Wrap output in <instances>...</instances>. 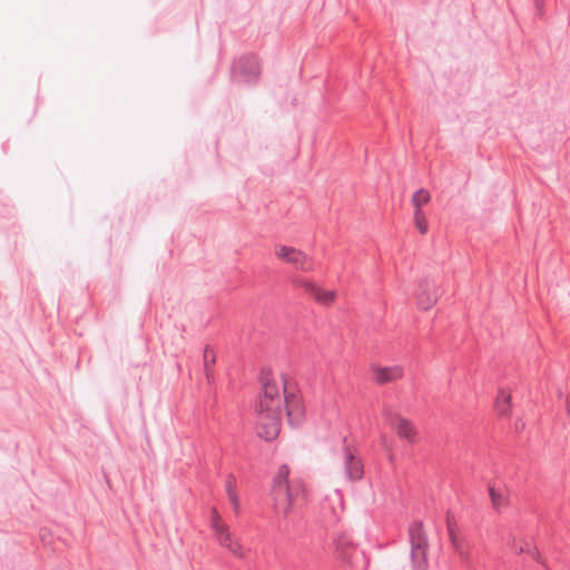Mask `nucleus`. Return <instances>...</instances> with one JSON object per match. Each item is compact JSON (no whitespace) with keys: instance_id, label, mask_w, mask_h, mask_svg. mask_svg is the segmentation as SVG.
<instances>
[{"instance_id":"obj_22","label":"nucleus","mask_w":570,"mask_h":570,"mask_svg":"<svg viewBox=\"0 0 570 570\" xmlns=\"http://www.w3.org/2000/svg\"><path fill=\"white\" fill-rule=\"evenodd\" d=\"M511 549L517 554H522L525 553L527 550L529 549V543L527 541L517 542L515 540H513V542L511 543Z\"/></svg>"},{"instance_id":"obj_7","label":"nucleus","mask_w":570,"mask_h":570,"mask_svg":"<svg viewBox=\"0 0 570 570\" xmlns=\"http://www.w3.org/2000/svg\"><path fill=\"white\" fill-rule=\"evenodd\" d=\"M233 75L242 77L245 82H257L261 77V63L258 57L254 53L240 56L234 62Z\"/></svg>"},{"instance_id":"obj_16","label":"nucleus","mask_w":570,"mask_h":570,"mask_svg":"<svg viewBox=\"0 0 570 570\" xmlns=\"http://www.w3.org/2000/svg\"><path fill=\"white\" fill-rule=\"evenodd\" d=\"M413 220L415 228L421 235H425L429 232V222L423 208H414Z\"/></svg>"},{"instance_id":"obj_25","label":"nucleus","mask_w":570,"mask_h":570,"mask_svg":"<svg viewBox=\"0 0 570 570\" xmlns=\"http://www.w3.org/2000/svg\"><path fill=\"white\" fill-rule=\"evenodd\" d=\"M538 8H541L542 3H543V0H534Z\"/></svg>"},{"instance_id":"obj_12","label":"nucleus","mask_w":570,"mask_h":570,"mask_svg":"<svg viewBox=\"0 0 570 570\" xmlns=\"http://www.w3.org/2000/svg\"><path fill=\"white\" fill-rule=\"evenodd\" d=\"M431 285L428 279H424L420 283V292L417 294V306L422 311H429L432 308L436 302L438 296L435 292H431Z\"/></svg>"},{"instance_id":"obj_15","label":"nucleus","mask_w":570,"mask_h":570,"mask_svg":"<svg viewBox=\"0 0 570 570\" xmlns=\"http://www.w3.org/2000/svg\"><path fill=\"white\" fill-rule=\"evenodd\" d=\"M489 495L493 509L498 512H500L502 508H505L509 504L508 495L498 491L494 487H489Z\"/></svg>"},{"instance_id":"obj_1","label":"nucleus","mask_w":570,"mask_h":570,"mask_svg":"<svg viewBox=\"0 0 570 570\" xmlns=\"http://www.w3.org/2000/svg\"><path fill=\"white\" fill-rule=\"evenodd\" d=\"M259 381L263 385V394L255 404L256 430L261 439L272 442L281 433L282 400L278 397V383L271 370L262 368Z\"/></svg>"},{"instance_id":"obj_13","label":"nucleus","mask_w":570,"mask_h":570,"mask_svg":"<svg viewBox=\"0 0 570 570\" xmlns=\"http://www.w3.org/2000/svg\"><path fill=\"white\" fill-rule=\"evenodd\" d=\"M396 434L401 439H406L410 443L415 442L416 431L412 422L405 417L396 415V424L394 425Z\"/></svg>"},{"instance_id":"obj_17","label":"nucleus","mask_w":570,"mask_h":570,"mask_svg":"<svg viewBox=\"0 0 570 570\" xmlns=\"http://www.w3.org/2000/svg\"><path fill=\"white\" fill-rule=\"evenodd\" d=\"M431 200V194L428 189L420 188L416 190L411 198L413 208H423Z\"/></svg>"},{"instance_id":"obj_19","label":"nucleus","mask_w":570,"mask_h":570,"mask_svg":"<svg viewBox=\"0 0 570 570\" xmlns=\"http://www.w3.org/2000/svg\"><path fill=\"white\" fill-rule=\"evenodd\" d=\"M445 525H446L448 534H453L454 532H460L458 521L451 510H448L445 513Z\"/></svg>"},{"instance_id":"obj_2","label":"nucleus","mask_w":570,"mask_h":570,"mask_svg":"<svg viewBox=\"0 0 570 570\" xmlns=\"http://www.w3.org/2000/svg\"><path fill=\"white\" fill-rule=\"evenodd\" d=\"M289 466L282 464L273 479L271 495L274 508L284 517L302 509L308 501V492L302 479H289Z\"/></svg>"},{"instance_id":"obj_14","label":"nucleus","mask_w":570,"mask_h":570,"mask_svg":"<svg viewBox=\"0 0 570 570\" xmlns=\"http://www.w3.org/2000/svg\"><path fill=\"white\" fill-rule=\"evenodd\" d=\"M203 361H204V372H205L206 381L209 385H212L215 381L214 366L216 364V353L210 345L205 346Z\"/></svg>"},{"instance_id":"obj_11","label":"nucleus","mask_w":570,"mask_h":570,"mask_svg":"<svg viewBox=\"0 0 570 570\" xmlns=\"http://www.w3.org/2000/svg\"><path fill=\"white\" fill-rule=\"evenodd\" d=\"M372 371L374 373V381L379 385H384L394 381H397L403 377V368L399 365L394 366H384L381 367L379 365L372 366Z\"/></svg>"},{"instance_id":"obj_3","label":"nucleus","mask_w":570,"mask_h":570,"mask_svg":"<svg viewBox=\"0 0 570 570\" xmlns=\"http://www.w3.org/2000/svg\"><path fill=\"white\" fill-rule=\"evenodd\" d=\"M410 558L413 570H428L429 568V538L421 520H413L409 525Z\"/></svg>"},{"instance_id":"obj_6","label":"nucleus","mask_w":570,"mask_h":570,"mask_svg":"<svg viewBox=\"0 0 570 570\" xmlns=\"http://www.w3.org/2000/svg\"><path fill=\"white\" fill-rule=\"evenodd\" d=\"M293 286L296 289H302L304 294L308 295L317 304L323 306H330L336 299L335 291H326L311 279L302 277L294 278Z\"/></svg>"},{"instance_id":"obj_8","label":"nucleus","mask_w":570,"mask_h":570,"mask_svg":"<svg viewBox=\"0 0 570 570\" xmlns=\"http://www.w3.org/2000/svg\"><path fill=\"white\" fill-rule=\"evenodd\" d=\"M334 553L337 560L346 567H355V557L358 554V546L345 533H337L333 539Z\"/></svg>"},{"instance_id":"obj_4","label":"nucleus","mask_w":570,"mask_h":570,"mask_svg":"<svg viewBox=\"0 0 570 570\" xmlns=\"http://www.w3.org/2000/svg\"><path fill=\"white\" fill-rule=\"evenodd\" d=\"M281 384L282 391L281 386L278 385V397L282 400V411H286L289 424H298L305 417V406L303 399L299 394L287 391L286 379L284 376L282 377Z\"/></svg>"},{"instance_id":"obj_21","label":"nucleus","mask_w":570,"mask_h":570,"mask_svg":"<svg viewBox=\"0 0 570 570\" xmlns=\"http://www.w3.org/2000/svg\"><path fill=\"white\" fill-rule=\"evenodd\" d=\"M525 553H528L533 560H535L541 566L547 567L546 560L541 557V553L535 546L529 548Z\"/></svg>"},{"instance_id":"obj_9","label":"nucleus","mask_w":570,"mask_h":570,"mask_svg":"<svg viewBox=\"0 0 570 570\" xmlns=\"http://www.w3.org/2000/svg\"><path fill=\"white\" fill-rule=\"evenodd\" d=\"M275 254L279 259L294 265L303 272H308L313 268V261L304 252L294 247L285 245L276 246Z\"/></svg>"},{"instance_id":"obj_5","label":"nucleus","mask_w":570,"mask_h":570,"mask_svg":"<svg viewBox=\"0 0 570 570\" xmlns=\"http://www.w3.org/2000/svg\"><path fill=\"white\" fill-rule=\"evenodd\" d=\"M210 525L220 544L226 547L236 557L242 558L243 552L240 543L232 540L229 528L223 521L218 510L215 507H213L210 510Z\"/></svg>"},{"instance_id":"obj_24","label":"nucleus","mask_w":570,"mask_h":570,"mask_svg":"<svg viewBox=\"0 0 570 570\" xmlns=\"http://www.w3.org/2000/svg\"><path fill=\"white\" fill-rule=\"evenodd\" d=\"M228 499L230 500L235 512L238 513V510H239V499H238L237 493L228 497Z\"/></svg>"},{"instance_id":"obj_10","label":"nucleus","mask_w":570,"mask_h":570,"mask_svg":"<svg viewBox=\"0 0 570 570\" xmlns=\"http://www.w3.org/2000/svg\"><path fill=\"white\" fill-rule=\"evenodd\" d=\"M344 445V471L348 480L358 481L364 476V465L360 456L356 455V449L347 444V439H343Z\"/></svg>"},{"instance_id":"obj_23","label":"nucleus","mask_w":570,"mask_h":570,"mask_svg":"<svg viewBox=\"0 0 570 570\" xmlns=\"http://www.w3.org/2000/svg\"><path fill=\"white\" fill-rule=\"evenodd\" d=\"M235 485H236L235 478L233 475H228V478L225 481V488H226V492H227L228 497L237 493Z\"/></svg>"},{"instance_id":"obj_20","label":"nucleus","mask_w":570,"mask_h":570,"mask_svg":"<svg viewBox=\"0 0 570 570\" xmlns=\"http://www.w3.org/2000/svg\"><path fill=\"white\" fill-rule=\"evenodd\" d=\"M449 539H450V542H451L453 549L455 550V552H458L460 556H463L464 552L462 550V540L459 537V532H454L453 534H449Z\"/></svg>"},{"instance_id":"obj_26","label":"nucleus","mask_w":570,"mask_h":570,"mask_svg":"<svg viewBox=\"0 0 570 570\" xmlns=\"http://www.w3.org/2000/svg\"><path fill=\"white\" fill-rule=\"evenodd\" d=\"M568 413L570 414V405H568Z\"/></svg>"},{"instance_id":"obj_18","label":"nucleus","mask_w":570,"mask_h":570,"mask_svg":"<svg viewBox=\"0 0 570 570\" xmlns=\"http://www.w3.org/2000/svg\"><path fill=\"white\" fill-rule=\"evenodd\" d=\"M502 395V399L500 396L497 400V412L499 416L508 415L511 411V396L509 394H504L503 392L500 393Z\"/></svg>"}]
</instances>
